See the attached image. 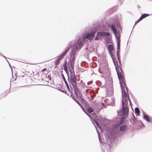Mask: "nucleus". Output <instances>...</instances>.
<instances>
[{
	"instance_id": "1",
	"label": "nucleus",
	"mask_w": 152,
	"mask_h": 152,
	"mask_svg": "<svg viewBox=\"0 0 152 152\" xmlns=\"http://www.w3.org/2000/svg\"><path fill=\"white\" fill-rule=\"evenodd\" d=\"M69 81L75 88L76 89L77 88L76 82V78L74 72H70V77Z\"/></svg>"
},
{
	"instance_id": "2",
	"label": "nucleus",
	"mask_w": 152,
	"mask_h": 152,
	"mask_svg": "<svg viewBox=\"0 0 152 152\" xmlns=\"http://www.w3.org/2000/svg\"><path fill=\"white\" fill-rule=\"evenodd\" d=\"M77 89L75 88L74 92V95L73 96H72V98L79 105H80V104L79 103V102L77 100L76 98L77 99H79L82 96V95L78 92Z\"/></svg>"
},
{
	"instance_id": "3",
	"label": "nucleus",
	"mask_w": 152,
	"mask_h": 152,
	"mask_svg": "<svg viewBox=\"0 0 152 152\" xmlns=\"http://www.w3.org/2000/svg\"><path fill=\"white\" fill-rule=\"evenodd\" d=\"M83 38H80L76 42L75 47L77 49H80L83 44Z\"/></svg>"
},
{
	"instance_id": "4",
	"label": "nucleus",
	"mask_w": 152,
	"mask_h": 152,
	"mask_svg": "<svg viewBox=\"0 0 152 152\" xmlns=\"http://www.w3.org/2000/svg\"><path fill=\"white\" fill-rule=\"evenodd\" d=\"M95 32H93L91 33H89L86 34L85 35L83 36L82 37L83 38V40L85 39H87L90 40H91L93 39L95 36Z\"/></svg>"
},
{
	"instance_id": "5",
	"label": "nucleus",
	"mask_w": 152,
	"mask_h": 152,
	"mask_svg": "<svg viewBox=\"0 0 152 152\" xmlns=\"http://www.w3.org/2000/svg\"><path fill=\"white\" fill-rule=\"evenodd\" d=\"M123 112L122 115H124L128 113V105L126 104L125 105V103L123 102Z\"/></svg>"
},
{
	"instance_id": "6",
	"label": "nucleus",
	"mask_w": 152,
	"mask_h": 152,
	"mask_svg": "<svg viewBox=\"0 0 152 152\" xmlns=\"http://www.w3.org/2000/svg\"><path fill=\"white\" fill-rule=\"evenodd\" d=\"M120 83L121 86L122 88V91L123 92V91H124V88H125L126 89L127 88L126 84L124 81V78L122 79V80H121V81H120Z\"/></svg>"
},
{
	"instance_id": "7",
	"label": "nucleus",
	"mask_w": 152,
	"mask_h": 152,
	"mask_svg": "<svg viewBox=\"0 0 152 152\" xmlns=\"http://www.w3.org/2000/svg\"><path fill=\"white\" fill-rule=\"evenodd\" d=\"M97 35L99 36L102 37L103 36L110 37V35L108 32H100L97 33Z\"/></svg>"
},
{
	"instance_id": "8",
	"label": "nucleus",
	"mask_w": 152,
	"mask_h": 152,
	"mask_svg": "<svg viewBox=\"0 0 152 152\" xmlns=\"http://www.w3.org/2000/svg\"><path fill=\"white\" fill-rule=\"evenodd\" d=\"M110 27L111 28V30L113 31L114 34L116 36L117 31L115 27V25L113 24L112 25H111Z\"/></svg>"
},
{
	"instance_id": "9",
	"label": "nucleus",
	"mask_w": 152,
	"mask_h": 152,
	"mask_svg": "<svg viewBox=\"0 0 152 152\" xmlns=\"http://www.w3.org/2000/svg\"><path fill=\"white\" fill-rule=\"evenodd\" d=\"M75 54H73L71 55V59L69 62L75 63Z\"/></svg>"
},
{
	"instance_id": "10",
	"label": "nucleus",
	"mask_w": 152,
	"mask_h": 152,
	"mask_svg": "<svg viewBox=\"0 0 152 152\" xmlns=\"http://www.w3.org/2000/svg\"><path fill=\"white\" fill-rule=\"evenodd\" d=\"M75 63L71 62H69L68 64L69 65V67L70 68H71L74 71V65Z\"/></svg>"
},
{
	"instance_id": "11",
	"label": "nucleus",
	"mask_w": 152,
	"mask_h": 152,
	"mask_svg": "<svg viewBox=\"0 0 152 152\" xmlns=\"http://www.w3.org/2000/svg\"><path fill=\"white\" fill-rule=\"evenodd\" d=\"M117 73L119 81H121V80H122V79L124 78L122 77V74L120 72H119L118 71L117 72Z\"/></svg>"
},
{
	"instance_id": "12",
	"label": "nucleus",
	"mask_w": 152,
	"mask_h": 152,
	"mask_svg": "<svg viewBox=\"0 0 152 152\" xmlns=\"http://www.w3.org/2000/svg\"><path fill=\"white\" fill-rule=\"evenodd\" d=\"M62 76H63V80H64V81L65 82V84H66V86H67V87L68 89L69 90H69V85H68V83H67V81H66V80L65 79V78L64 76L62 74Z\"/></svg>"
},
{
	"instance_id": "13",
	"label": "nucleus",
	"mask_w": 152,
	"mask_h": 152,
	"mask_svg": "<svg viewBox=\"0 0 152 152\" xmlns=\"http://www.w3.org/2000/svg\"><path fill=\"white\" fill-rule=\"evenodd\" d=\"M126 125H124L120 127V130L121 131H124L126 130Z\"/></svg>"
},
{
	"instance_id": "14",
	"label": "nucleus",
	"mask_w": 152,
	"mask_h": 152,
	"mask_svg": "<svg viewBox=\"0 0 152 152\" xmlns=\"http://www.w3.org/2000/svg\"><path fill=\"white\" fill-rule=\"evenodd\" d=\"M149 14H144L142 15L140 17V20L143 19V18H145L147 16H149Z\"/></svg>"
},
{
	"instance_id": "15",
	"label": "nucleus",
	"mask_w": 152,
	"mask_h": 152,
	"mask_svg": "<svg viewBox=\"0 0 152 152\" xmlns=\"http://www.w3.org/2000/svg\"><path fill=\"white\" fill-rule=\"evenodd\" d=\"M135 112L138 115L140 114V111L139 108L137 107H136L135 109Z\"/></svg>"
},
{
	"instance_id": "16",
	"label": "nucleus",
	"mask_w": 152,
	"mask_h": 152,
	"mask_svg": "<svg viewBox=\"0 0 152 152\" xmlns=\"http://www.w3.org/2000/svg\"><path fill=\"white\" fill-rule=\"evenodd\" d=\"M89 113H90L93 111V109L91 107H89L86 110Z\"/></svg>"
},
{
	"instance_id": "17",
	"label": "nucleus",
	"mask_w": 152,
	"mask_h": 152,
	"mask_svg": "<svg viewBox=\"0 0 152 152\" xmlns=\"http://www.w3.org/2000/svg\"><path fill=\"white\" fill-rule=\"evenodd\" d=\"M108 47L110 51H112L113 49V45H108Z\"/></svg>"
},
{
	"instance_id": "18",
	"label": "nucleus",
	"mask_w": 152,
	"mask_h": 152,
	"mask_svg": "<svg viewBox=\"0 0 152 152\" xmlns=\"http://www.w3.org/2000/svg\"><path fill=\"white\" fill-rule=\"evenodd\" d=\"M144 119L146 120L148 122H150V120L148 115H144Z\"/></svg>"
},
{
	"instance_id": "19",
	"label": "nucleus",
	"mask_w": 152,
	"mask_h": 152,
	"mask_svg": "<svg viewBox=\"0 0 152 152\" xmlns=\"http://www.w3.org/2000/svg\"><path fill=\"white\" fill-rule=\"evenodd\" d=\"M69 48H67L64 52L62 53L61 55L62 56H64L66 54L68 51L69 50Z\"/></svg>"
},
{
	"instance_id": "20",
	"label": "nucleus",
	"mask_w": 152,
	"mask_h": 152,
	"mask_svg": "<svg viewBox=\"0 0 152 152\" xmlns=\"http://www.w3.org/2000/svg\"><path fill=\"white\" fill-rule=\"evenodd\" d=\"M59 58H58L56 61L55 62V64H56V65H57L59 64Z\"/></svg>"
},
{
	"instance_id": "21",
	"label": "nucleus",
	"mask_w": 152,
	"mask_h": 152,
	"mask_svg": "<svg viewBox=\"0 0 152 152\" xmlns=\"http://www.w3.org/2000/svg\"><path fill=\"white\" fill-rule=\"evenodd\" d=\"M127 96V93L126 92H124V97H126Z\"/></svg>"
},
{
	"instance_id": "22",
	"label": "nucleus",
	"mask_w": 152,
	"mask_h": 152,
	"mask_svg": "<svg viewBox=\"0 0 152 152\" xmlns=\"http://www.w3.org/2000/svg\"><path fill=\"white\" fill-rule=\"evenodd\" d=\"M142 20V19H140V18H139V19L137 20V21H136V22L135 23V24H136L137 23H138L140 21V20Z\"/></svg>"
},
{
	"instance_id": "23",
	"label": "nucleus",
	"mask_w": 152,
	"mask_h": 152,
	"mask_svg": "<svg viewBox=\"0 0 152 152\" xmlns=\"http://www.w3.org/2000/svg\"><path fill=\"white\" fill-rule=\"evenodd\" d=\"M120 48V45L119 43L118 44L117 49L119 50Z\"/></svg>"
},
{
	"instance_id": "24",
	"label": "nucleus",
	"mask_w": 152,
	"mask_h": 152,
	"mask_svg": "<svg viewBox=\"0 0 152 152\" xmlns=\"http://www.w3.org/2000/svg\"><path fill=\"white\" fill-rule=\"evenodd\" d=\"M66 63H67V62H66L65 63V65L64 66V69H66Z\"/></svg>"
},
{
	"instance_id": "25",
	"label": "nucleus",
	"mask_w": 152,
	"mask_h": 152,
	"mask_svg": "<svg viewBox=\"0 0 152 152\" xmlns=\"http://www.w3.org/2000/svg\"><path fill=\"white\" fill-rule=\"evenodd\" d=\"M46 68H44V69H42V70L41 71H42V72H43V71H46Z\"/></svg>"
},
{
	"instance_id": "26",
	"label": "nucleus",
	"mask_w": 152,
	"mask_h": 152,
	"mask_svg": "<svg viewBox=\"0 0 152 152\" xmlns=\"http://www.w3.org/2000/svg\"><path fill=\"white\" fill-rule=\"evenodd\" d=\"M89 91V90L87 89L86 90V93H88V91Z\"/></svg>"
},
{
	"instance_id": "27",
	"label": "nucleus",
	"mask_w": 152,
	"mask_h": 152,
	"mask_svg": "<svg viewBox=\"0 0 152 152\" xmlns=\"http://www.w3.org/2000/svg\"><path fill=\"white\" fill-rule=\"evenodd\" d=\"M119 50H118V51H117V53H119Z\"/></svg>"
},
{
	"instance_id": "28",
	"label": "nucleus",
	"mask_w": 152,
	"mask_h": 152,
	"mask_svg": "<svg viewBox=\"0 0 152 152\" xmlns=\"http://www.w3.org/2000/svg\"><path fill=\"white\" fill-rule=\"evenodd\" d=\"M91 97H92V98L93 97V96H92V95H91Z\"/></svg>"
},
{
	"instance_id": "29",
	"label": "nucleus",
	"mask_w": 152,
	"mask_h": 152,
	"mask_svg": "<svg viewBox=\"0 0 152 152\" xmlns=\"http://www.w3.org/2000/svg\"><path fill=\"white\" fill-rule=\"evenodd\" d=\"M91 91H90V93H91Z\"/></svg>"
},
{
	"instance_id": "30",
	"label": "nucleus",
	"mask_w": 152,
	"mask_h": 152,
	"mask_svg": "<svg viewBox=\"0 0 152 152\" xmlns=\"http://www.w3.org/2000/svg\"><path fill=\"white\" fill-rule=\"evenodd\" d=\"M69 69V70H70V72H71V70H70V69Z\"/></svg>"
},
{
	"instance_id": "31",
	"label": "nucleus",
	"mask_w": 152,
	"mask_h": 152,
	"mask_svg": "<svg viewBox=\"0 0 152 152\" xmlns=\"http://www.w3.org/2000/svg\"><path fill=\"white\" fill-rule=\"evenodd\" d=\"M93 100V99H91V100Z\"/></svg>"
},
{
	"instance_id": "32",
	"label": "nucleus",
	"mask_w": 152,
	"mask_h": 152,
	"mask_svg": "<svg viewBox=\"0 0 152 152\" xmlns=\"http://www.w3.org/2000/svg\"><path fill=\"white\" fill-rule=\"evenodd\" d=\"M96 124H98L97 122H96Z\"/></svg>"
},
{
	"instance_id": "33",
	"label": "nucleus",
	"mask_w": 152,
	"mask_h": 152,
	"mask_svg": "<svg viewBox=\"0 0 152 152\" xmlns=\"http://www.w3.org/2000/svg\"><path fill=\"white\" fill-rule=\"evenodd\" d=\"M127 103H126V104H125V105H126V104L127 105Z\"/></svg>"
}]
</instances>
